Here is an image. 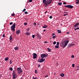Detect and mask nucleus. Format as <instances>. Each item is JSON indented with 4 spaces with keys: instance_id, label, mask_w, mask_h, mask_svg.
Wrapping results in <instances>:
<instances>
[{
    "instance_id": "nucleus-61",
    "label": "nucleus",
    "mask_w": 79,
    "mask_h": 79,
    "mask_svg": "<svg viewBox=\"0 0 79 79\" xmlns=\"http://www.w3.org/2000/svg\"><path fill=\"white\" fill-rule=\"evenodd\" d=\"M44 31H46V30H44Z\"/></svg>"
},
{
    "instance_id": "nucleus-4",
    "label": "nucleus",
    "mask_w": 79,
    "mask_h": 79,
    "mask_svg": "<svg viewBox=\"0 0 79 79\" xmlns=\"http://www.w3.org/2000/svg\"><path fill=\"white\" fill-rule=\"evenodd\" d=\"M18 73L19 74H21L22 73V69H21V67L18 68H17Z\"/></svg>"
},
{
    "instance_id": "nucleus-9",
    "label": "nucleus",
    "mask_w": 79,
    "mask_h": 79,
    "mask_svg": "<svg viewBox=\"0 0 79 79\" xmlns=\"http://www.w3.org/2000/svg\"><path fill=\"white\" fill-rule=\"evenodd\" d=\"M21 32V31L19 30H16V34L18 35Z\"/></svg>"
},
{
    "instance_id": "nucleus-15",
    "label": "nucleus",
    "mask_w": 79,
    "mask_h": 79,
    "mask_svg": "<svg viewBox=\"0 0 79 79\" xmlns=\"http://www.w3.org/2000/svg\"><path fill=\"white\" fill-rule=\"evenodd\" d=\"M5 61H8V60H9V58L8 57H6V58H5Z\"/></svg>"
},
{
    "instance_id": "nucleus-6",
    "label": "nucleus",
    "mask_w": 79,
    "mask_h": 79,
    "mask_svg": "<svg viewBox=\"0 0 79 79\" xmlns=\"http://www.w3.org/2000/svg\"><path fill=\"white\" fill-rule=\"evenodd\" d=\"M65 7H66V8H73L74 7V6H72L71 5H65L64 6Z\"/></svg>"
},
{
    "instance_id": "nucleus-23",
    "label": "nucleus",
    "mask_w": 79,
    "mask_h": 79,
    "mask_svg": "<svg viewBox=\"0 0 79 79\" xmlns=\"http://www.w3.org/2000/svg\"><path fill=\"white\" fill-rule=\"evenodd\" d=\"M67 15H68V12H66V13L64 15V16H67Z\"/></svg>"
},
{
    "instance_id": "nucleus-48",
    "label": "nucleus",
    "mask_w": 79,
    "mask_h": 79,
    "mask_svg": "<svg viewBox=\"0 0 79 79\" xmlns=\"http://www.w3.org/2000/svg\"><path fill=\"white\" fill-rule=\"evenodd\" d=\"M16 73L13 74V76H16Z\"/></svg>"
},
{
    "instance_id": "nucleus-40",
    "label": "nucleus",
    "mask_w": 79,
    "mask_h": 79,
    "mask_svg": "<svg viewBox=\"0 0 79 79\" xmlns=\"http://www.w3.org/2000/svg\"><path fill=\"white\" fill-rule=\"evenodd\" d=\"M71 58H74V55H72V56H71Z\"/></svg>"
},
{
    "instance_id": "nucleus-44",
    "label": "nucleus",
    "mask_w": 79,
    "mask_h": 79,
    "mask_svg": "<svg viewBox=\"0 0 79 79\" xmlns=\"http://www.w3.org/2000/svg\"><path fill=\"white\" fill-rule=\"evenodd\" d=\"M49 18H50V19H52V16H51L49 17Z\"/></svg>"
},
{
    "instance_id": "nucleus-12",
    "label": "nucleus",
    "mask_w": 79,
    "mask_h": 79,
    "mask_svg": "<svg viewBox=\"0 0 79 79\" xmlns=\"http://www.w3.org/2000/svg\"><path fill=\"white\" fill-rule=\"evenodd\" d=\"M79 66H77L75 68V70L77 71V70H79Z\"/></svg>"
},
{
    "instance_id": "nucleus-30",
    "label": "nucleus",
    "mask_w": 79,
    "mask_h": 79,
    "mask_svg": "<svg viewBox=\"0 0 79 79\" xmlns=\"http://www.w3.org/2000/svg\"><path fill=\"white\" fill-rule=\"evenodd\" d=\"M56 41H54L53 43V45H55L56 44Z\"/></svg>"
},
{
    "instance_id": "nucleus-60",
    "label": "nucleus",
    "mask_w": 79,
    "mask_h": 79,
    "mask_svg": "<svg viewBox=\"0 0 79 79\" xmlns=\"http://www.w3.org/2000/svg\"><path fill=\"white\" fill-rule=\"evenodd\" d=\"M64 13H67V12H64Z\"/></svg>"
},
{
    "instance_id": "nucleus-47",
    "label": "nucleus",
    "mask_w": 79,
    "mask_h": 79,
    "mask_svg": "<svg viewBox=\"0 0 79 79\" xmlns=\"http://www.w3.org/2000/svg\"><path fill=\"white\" fill-rule=\"evenodd\" d=\"M10 64H11V63H12V61H11V60H10Z\"/></svg>"
},
{
    "instance_id": "nucleus-24",
    "label": "nucleus",
    "mask_w": 79,
    "mask_h": 79,
    "mask_svg": "<svg viewBox=\"0 0 79 79\" xmlns=\"http://www.w3.org/2000/svg\"><path fill=\"white\" fill-rule=\"evenodd\" d=\"M12 37H11V36L10 35V40L11 41V40H12Z\"/></svg>"
},
{
    "instance_id": "nucleus-43",
    "label": "nucleus",
    "mask_w": 79,
    "mask_h": 79,
    "mask_svg": "<svg viewBox=\"0 0 79 79\" xmlns=\"http://www.w3.org/2000/svg\"><path fill=\"white\" fill-rule=\"evenodd\" d=\"M34 25H35V26H36V23H34Z\"/></svg>"
},
{
    "instance_id": "nucleus-52",
    "label": "nucleus",
    "mask_w": 79,
    "mask_h": 79,
    "mask_svg": "<svg viewBox=\"0 0 79 79\" xmlns=\"http://www.w3.org/2000/svg\"><path fill=\"white\" fill-rule=\"evenodd\" d=\"M44 43L45 44H47V43H48V42L47 41H45Z\"/></svg>"
},
{
    "instance_id": "nucleus-22",
    "label": "nucleus",
    "mask_w": 79,
    "mask_h": 79,
    "mask_svg": "<svg viewBox=\"0 0 79 79\" xmlns=\"http://www.w3.org/2000/svg\"><path fill=\"white\" fill-rule=\"evenodd\" d=\"M40 35L39 34H38V33H37L35 35L36 36H37V37H38L39 36V35Z\"/></svg>"
},
{
    "instance_id": "nucleus-49",
    "label": "nucleus",
    "mask_w": 79,
    "mask_h": 79,
    "mask_svg": "<svg viewBox=\"0 0 79 79\" xmlns=\"http://www.w3.org/2000/svg\"><path fill=\"white\" fill-rule=\"evenodd\" d=\"M55 35V33H53L52 35V36H53V35Z\"/></svg>"
},
{
    "instance_id": "nucleus-32",
    "label": "nucleus",
    "mask_w": 79,
    "mask_h": 79,
    "mask_svg": "<svg viewBox=\"0 0 79 79\" xmlns=\"http://www.w3.org/2000/svg\"><path fill=\"white\" fill-rule=\"evenodd\" d=\"M24 25H25V26H26V25H27V23H24Z\"/></svg>"
},
{
    "instance_id": "nucleus-37",
    "label": "nucleus",
    "mask_w": 79,
    "mask_h": 79,
    "mask_svg": "<svg viewBox=\"0 0 79 79\" xmlns=\"http://www.w3.org/2000/svg\"><path fill=\"white\" fill-rule=\"evenodd\" d=\"M56 37V36H54L52 37V38H53V39H55Z\"/></svg>"
},
{
    "instance_id": "nucleus-55",
    "label": "nucleus",
    "mask_w": 79,
    "mask_h": 79,
    "mask_svg": "<svg viewBox=\"0 0 79 79\" xmlns=\"http://www.w3.org/2000/svg\"><path fill=\"white\" fill-rule=\"evenodd\" d=\"M40 65L39 64L38 67V68H39V67H40Z\"/></svg>"
},
{
    "instance_id": "nucleus-31",
    "label": "nucleus",
    "mask_w": 79,
    "mask_h": 79,
    "mask_svg": "<svg viewBox=\"0 0 79 79\" xmlns=\"http://www.w3.org/2000/svg\"><path fill=\"white\" fill-rule=\"evenodd\" d=\"M74 66H75V64H72V67L74 68Z\"/></svg>"
},
{
    "instance_id": "nucleus-16",
    "label": "nucleus",
    "mask_w": 79,
    "mask_h": 79,
    "mask_svg": "<svg viewBox=\"0 0 79 79\" xmlns=\"http://www.w3.org/2000/svg\"><path fill=\"white\" fill-rule=\"evenodd\" d=\"M48 27V26H47V25H45L43 27V28H47V27Z\"/></svg>"
},
{
    "instance_id": "nucleus-51",
    "label": "nucleus",
    "mask_w": 79,
    "mask_h": 79,
    "mask_svg": "<svg viewBox=\"0 0 79 79\" xmlns=\"http://www.w3.org/2000/svg\"><path fill=\"white\" fill-rule=\"evenodd\" d=\"M66 34H69V32H67L66 33Z\"/></svg>"
},
{
    "instance_id": "nucleus-58",
    "label": "nucleus",
    "mask_w": 79,
    "mask_h": 79,
    "mask_svg": "<svg viewBox=\"0 0 79 79\" xmlns=\"http://www.w3.org/2000/svg\"><path fill=\"white\" fill-rule=\"evenodd\" d=\"M48 75H46L45 76V77H48Z\"/></svg>"
},
{
    "instance_id": "nucleus-14",
    "label": "nucleus",
    "mask_w": 79,
    "mask_h": 79,
    "mask_svg": "<svg viewBox=\"0 0 79 79\" xmlns=\"http://www.w3.org/2000/svg\"><path fill=\"white\" fill-rule=\"evenodd\" d=\"M57 32H58V34H61L62 32L61 31L59 30H57Z\"/></svg>"
},
{
    "instance_id": "nucleus-21",
    "label": "nucleus",
    "mask_w": 79,
    "mask_h": 79,
    "mask_svg": "<svg viewBox=\"0 0 79 79\" xmlns=\"http://www.w3.org/2000/svg\"><path fill=\"white\" fill-rule=\"evenodd\" d=\"M58 4L59 5L61 6L62 5V2H58Z\"/></svg>"
},
{
    "instance_id": "nucleus-57",
    "label": "nucleus",
    "mask_w": 79,
    "mask_h": 79,
    "mask_svg": "<svg viewBox=\"0 0 79 79\" xmlns=\"http://www.w3.org/2000/svg\"><path fill=\"white\" fill-rule=\"evenodd\" d=\"M74 29L75 31H76L77 30V28H75Z\"/></svg>"
},
{
    "instance_id": "nucleus-18",
    "label": "nucleus",
    "mask_w": 79,
    "mask_h": 79,
    "mask_svg": "<svg viewBox=\"0 0 79 79\" xmlns=\"http://www.w3.org/2000/svg\"><path fill=\"white\" fill-rule=\"evenodd\" d=\"M59 48V46H58L57 45H56L55 46V48L56 49V48Z\"/></svg>"
},
{
    "instance_id": "nucleus-3",
    "label": "nucleus",
    "mask_w": 79,
    "mask_h": 79,
    "mask_svg": "<svg viewBox=\"0 0 79 79\" xmlns=\"http://www.w3.org/2000/svg\"><path fill=\"white\" fill-rule=\"evenodd\" d=\"M68 42H69V41H67L64 43H62V45L63 48H64V47H65L66 45H67L68 44Z\"/></svg>"
},
{
    "instance_id": "nucleus-5",
    "label": "nucleus",
    "mask_w": 79,
    "mask_h": 79,
    "mask_svg": "<svg viewBox=\"0 0 79 79\" xmlns=\"http://www.w3.org/2000/svg\"><path fill=\"white\" fill-rule=\"evenodd\" d=\"M48 56V54H42L41 55V58H45V57H47Z\"/></svg>"
},
{
    "instance_id": "nucleus-36",
    "label": "nucleus",
    "mask_w": 79,
    "mask_h": 79,
    "mask_svg": "<svg viewBox=\"0 0 79 79\" xmlns=\"http://www.w3.org/2000/svg\"><path fill=\"white\" fill-rule=\"evenodd\" d=\"M13 22H11L10 23V25H12V24H13Z\"/></svg>"
},
{
    "instance_id": "nucleus-42",
    "label": "nucleus",
    "mask_w": 79,
    "mask_h": 79,
    "mask_svg": "<svg viewBox=\"0 0 79 79\" xmlns=\"http://www.w3.org/2000/svg\"><path fill=\"white\" fill-rule=\"evenodd\" d=\"M32 37L33 38H34V37H35V35H32Z\"/></svg>"
},
{
    "instance_id": "nucleus-46",
    "label": "nucleus",
    "mask_w": 79,
    "mask_h": 79,
    "mask_svg": "<svg viewBox=\"0 0 79 79\" xmlns=\"http://www.w3.org/2000/svg\"><path fill=\"white\" fill-rule=\"evenodd\" d=\"M29 2H32V0H29Z\"/></svg>"
},
{
    "instance_id": "nucleus-17",
    "label": "nucleus",
    "mask_w": 79,
    "mask_h": 79,
    "mask_svg": "<svg viewBox=\"0 0 79 79\" xmlns=\"http://www.w3.org/2000/svg\"><path fill=\"white\" fill-rule=\"evenodd\" d=\"M30 34H31V33H30V32L26 33V35H30Z\"/></svg>"
},
{
    "instance_id": "nucleus-19",
    "label": "nucleus",
    "mask_w": 79,
    "mask_h": 79,
    "mask_svg": "<svg viewBox=\"0 0 79 79\" xmlns=\"http://www.w3.org/2000/svg\"><path fill=\"white\" fill-rule=\"evenodd\" d=\"M19 48V47H16L15 48V50H18V49Z\"/></svg>"
},
{
    "instance_id": "nucleus-20",
    "label": "nucleus",
    "mask_w": 79,
    "mask_h": 79,
    "mask_svg": "<svg viewBox=\"0 0 79 79\" xmlns=\"http://www.w3.org/2000/svg\"><path fill=\"white\" fill-rule=\"evenodd\" d=\"M47 49L49 52H51V49L49 48H48Z\"/></svg>"
},
{
    "instance_id": "nucleus-11",
    "label": "nucleus",
    "mask_w": 79,
    "mask_h": 79,
    "mask_svg": "<svg viewBox=\"0 0 79 79\" xmlns=\"http://www.w3.org/2000/svg\"><path fill=\"white\" fill-rule=\"evenodd\" d=\"M75 2L76 3V4L77 5L78 3H79V0H75Z\"/></svg>"
},
{
    "instance_id": "nucleus-50",
    "label": "nucleus",
    "mask_w": 79,
    "mask_h": 79,
    "mask_svg": "<svg viewBox=\"0 0 79 79\" xmlns=\"http://www.w3.org/2000/svg\"><path fill=\"white\" fill-rule=\"evenodd\" d=\"M2 37H5V35L4 34H3V35H2Z\"/></svg>"
},
{
    "instance_id": "nucleus-1",
    "label": "nucleus",
    "mask_w": 79,
    "mask_h": 79,
    "mask_svg": "<svg viewBox=\"0 0 79 79\" xmlns=\"http://www.w3.org/2000/svg\"><path fill=\"white\" fill-rule=\"evenodd\" d=\"M43 0V3H44L45 6H47L49 4H50L51 3H52V0Z\"/></svg>"
},
{
    "instance_id": "nucleus-54",
    "label": "nucleus",
    "mask_w": 79,
    "mask_h": 79,
    "mask_svg": "<svg viewBox=\"0 0 79 79\" xmlns=\"http://www.w3.org/2000/svg\"><path fill=\"white\" fill-rule=\"evenodd\" d=\"M75 45V44H72V46H74Z\"/></svg>"
},
{
    "instance_id": "nucleus-2",
    "label": "nucleus",
    "mask_w": 79,
    "mask_h": 79,
    "mask_svg": "<svg viewBox=\"0 0 79 79\" xmlns=\"http://www.w3.org/2000/svg\"><path fill=\"white\" fill-rule=\"evenodd\" d=\"M15 28H16V23H14L13 25L11 26V31H15Z\"/></svg>"
},
{
    "instance_id": "nucleus-45",
    "label": "nucleus",
    "mask_w": 79,
    "mask_h": 79,
    "mask_svg": "<svg viewBox=\"0 0 79 79\" xmlns=\"http://www.w3.org/2000/svg\"><path fill=\"white\" fill-rule=\"evenodd\" d=\"M25 19L26 20V21H28V19H27L26 18H25Z\"/></svg>"
},
{
    "instance_id": "nucleus-59",
    "label": "nucleus",
    "mask_w": 79,
    "mask_h": 79,
    "mask_svg": "<svg viewBox=\"0 0 79 79\" xmlns=\"http://www.w3.org/2000/svg\"><path fill=\"white\" fill-rule=\"evenodd\" d=\"M77 29H79V27H77Z\"/></svg>"
},
{
    "instance_id": "nucleus-28",
    "label": "nucleus",
    "mask_w": 79,
    "mask_h": 79,
    "mask_svg": "<svg viewBox=\"0 0 79 79\" xmlns=\"http://www.w3.org/2000/svg\"><path fill=\"white\" fill-rule=\"evenodd\" d=\"M9 70H10V71H13V68H10L9 69Z\"/></svg>"
},
{
    "instance_id": "nucleus-53",
    "label": "nucleus",
    "mask_w": 79,
    "mask_h": 79,
    "mask_svg": "<svg viewBox=\"0 0 79 79\" xmlns=\"http://www.w3.org/2000/svg\"><path fill=\"white\" fill-rule=\"evenodd\" d=\"M63 4H64V5H66V2H63Z\"/></svg>"
},
{
    "instance_id": "nucleus-35",
    "label": "nucleus",
    "mask_w": 79,
    "mask_h": 79,
    "mask_svg": "<svg viewBox=\"0 0 79 79\" xmlns=\"http://www.w3.org/2000/svg\"><path fill=\"white\" fill-rule=\"evenodd\" d=\"M30 30V28H28V29H27V31H29Z\"/></svg>"
},
{
    "instance_id": "nucleus-10",
    "label": "nucleus",
    "mask_w": 79,
    "mask_h": 79,
    "mask_svg": "<svg viewBox=\"0 0 79 79\" xmlns=\"http://www.w3.org/2000/svg\"><path fill=\"white\" fill-rule=\"evenodd\" d=\"M79 23H76L75 25H74V27H78V26H79Z\"/></svg>"
},
{
    "instance_id": "nucleus-25",
    "label": "nucleus",
    "mask_w": 79,
    "mask_h": 79,
    "mask_svg": "<svg viewBox=\"0 0 79 79\" xmlns=\"http://www.w3.org/2000/svg\"><path fill=\"white\" fill-rule=\"evenodd\" d=\"M16 76H14V75H13V79H16Z\"/></svg>"
},
{
    "instance_id": "nucleus-62",
    "label": "nucleus",
    "mask_w": 79,
    "mask_h": 79,
    "mask_svg": "<svg viewBox=\"0 0 79 79\" xmlns=\"http://www.w3.org/2000/svg\"><path fill=\"white\" fill-rule=\"evenodd\" d=\"M47 13V11L45 12V14Z\"/></svg>"
},
{
    "instance_id": "nucleus-8",
    "label": "nucleus",
    "mask_w": 79,
    "mask_h": 79,
    "mask_svg": "<svg viewBox=\"0 0 79 79\" xmlns=\"http://www.w3.org/2000/svg\"><path fill=\"white\" fill-rule=\"evenodd\" d=\"M33 59H35V58H37V54L35 53H34L33 54Z\"/></svg>"
},
{
    "instance_id": "nucleus-26",
    "label": "nucleus",
    "mask_w": 79,
    "mask_h": 79,
    "mask_svg": "<svg viewBox=\"0 0 79 79\" xmlns=\"http://www.w3.org/2000/svg\"><path fill=\"white\" fill-rule=\"evenodd\" d=\"M59 44H60V42H57L56 45H58V46H59Z\"/></svg>"
},
{
    "instance_id": "nucleus-63",
    "label": "nucleus",
    "mask_w": 79,
    "mask_h": 79,
    "mask_svg": "<svg viewBox=\"0 0 79 79\" xmlns=\"http://www.w3.org/2000/svg\"><path fill=\"white\" fill-rule=\"evenodd\" d=\"M55 74H56V73H54V75H55Z\"/></svg>"
},
{
    "instance_id": "nucleus-64",
    "label": "nucleus",
    "mask_w": 79,
    "mask_h": 79,
    "mask_svg": "<svg viewBox=\"0 0 79 79\" xmlns=\"http://www.w3.org/2000/svg\"><path fill=\"white\" fill-rule=\"evenodd\" d=\"M1 77V76L0 75V78Z\"/></svg>"
},
{
    "instance_id": "nucleus-38",
    "label": "nucleus",
    "mask_w": 79,
    "mask_h": 79,
    "mask_svg": "<svg viewBox=\"0 0 79 79\" xmlns=\"http://www.w3.org/2000/svg\"><path fill=\"white\" fill-rule=\"evenodd\" d=\"M69 47H71V46H72V44H69Z\"/></svg>"
},
{
    "instance_id": "nucleus-56",
    "label": "nucleus",
    "mask_w": 79,
    "mask_h": 79,
    "mask_svg": "<svg viewBox=\"0 0 79 79\" xmlns=\"http://www.w3.org/2000/svg\"><path fill=\"white\" fill-rule=\"evenodd\" d=\"M16 73L15 72V71H13V74H15Z\"/></svg>"
},
{
    "instance_id": "nucleus-7",
    "label": "nucleus",
    "mask_w": 79,
    "mask_h": 79,
    "mask_svg": "<svg viewBox=\"0 0 79 79\" xmlns=\"http://www.w3.org/2000/svg\"><path fill=\"white\" fill-rule=\"evenodd\" d=\"M45 59H44L43 58H42L38 60V62H39L40 63H42V62L45 61Z\"/></svg>"
},
{
    "instance_id": "nucleus-27",
    "label": "nucleus",
    "mask_w": 79,
    "mask_h": 79,
    "mask_svg": "<svg viewBox=\"0 0 79 79\" xmlns=\"http://www.w3.org/2000/svg\"><path fill=\"white\" fill-rule=\"evenodd\" d=\"M38 79V78H37V77H35L34 78V77H33V79Z\"/></svg>"
},
{
    "instance_id": "nucleus-13",
    "label": "nucleus",
    "mask_w": 79,
    "mask_h": 79,
    "mask_svg": "<svg viewBox=\"0 0 79 79\" xmlns=\"http://www.w3.org/2000/svg\"><path fill=\"white\" fill-rule=\"evenodd\" d=\"M60 75L61 77H64V74L63 73L60 74Z\"/></svg>"
},
{
    "instance_id": "nucleus-29",
    "label": "nucleus",
    "mask_w": 79,
    "mask_h": 79,
    "mask_svg": "<svg viewBox=\"0 0 79 79\" xmlns=\"http://www.w3.org/2000/svg\"><path fill=\"white\" fill-rule=\"evenodd\" d=\"M42 37L41 36L39 35V36H38V38H39V39H41Z\"/></svg>"
},
{
    "instance_id": "nucleus-34",
    "label": "nucleus",
    "mask_w": 79,
    "mask_h": 79,
    "mask_svg": "<svg viewBox=\"0 0 79 79\" xmlns=\"http://www.w3.org/2000/svg\"><path fill=\"white\" fill-rule=\"evenodd\" d=\"M15 15V14H12V16H14Z\"/></svg>"
},
{
    "instance_id": "nucleus-41",
    "label": "nucleus",
    "mask_w": 79,
    "mask_h": 79,
    "mask_svg": "<svg viewBox=\"0 0 79 79\" xmlns=\"http://www.w3.org/2000/svg\"><path fill=\"white\" fill-rule=\"evenodd\" d=\"M35 73H37V70H35Z\"/></svg>"
},
{
    "instance_id": "nucleus-39",
    "label": "nucleus",
    "mask_w": 79,
    "mask_h": 79,
    "mask_svg": "<svg viewBox=\"0 0 79 79\" xmlns=\"http://www.w3.org/2000/svg\"><path fill=\"white\" fill-rule=\"evenodd\" d=\"M26 10V9H24L23 10V12H24Z\"/></svg>"
},
{
    "instance_id": "nucleus-33",
    "label": "nucleus",
    "mask_w": 79,
    "mask_h": 79,
    "mask_svg": "<svg viewBox=\"0 0 79 79\" xmlns=\"http://www.w3.org/2000/svg\"><path fill=\"white\" fill-rule=\"evenodd\" d=\"M25 14L26 15H27V14H28V12H27V11H25Z\"/></svg>"
}]
</instances>
